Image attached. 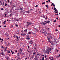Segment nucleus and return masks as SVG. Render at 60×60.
Returning <instances> with one entry per match:
<instances>
[{
	"label": "nucleus",
	"instance_id": "obj_23",
	"mask_svg": "<svg viewBox=\"0 0 60 60\" xmlns=\"http://www.w3.org/2000/svg\"><path fill=\"white\" fill-rule=\"evenodd\" d=\"M58 51H59V50H57V49H56V51L57 52H58Z\"/></svg>",
	"mask_w": 60,
	"mask_h": 60
},
{
	"label": "nucleus",
	"instance_id": "obj_27",
	"mask_svg": "<svg viewBox=\"0 0 60 60\" xmlns=\"http://www.w3.org/2000/svg\"><path fill=\"white\" fill-rule=\"evenodd\" d=\"M16 36L14 35L13 36V37L14 38H15V37H16Z\"/></svg>",
	"mask_w": 60,
	"mask_h": 60
},
{
	"label": "nucleus",
	"instance_id": "obj_3",
	"mask_svg": "<svg viewBox=\"0 0 60 60\" xmlns=\"http://www.w3.org/2000/svg\"><path fill=\"white\" fill-rule=\"evenodd\" d=\"M49 59H51L50 60H54V58L53 57H49Z\"/></svg>",
	"mask_w": 60,
	"mask_h": 60
},
{
	"label": "nucleus",
	"instance_id": "obj_34",
	"mask_svg": "<svg viewBox=\"0 0 60 60\" xmlns=\"http://www.w3.org/2000/svg\"><path fill=\"white\" fill-rule=\"evenodd\" d=\"M1 10H2V11L4 10V9L3 8H1Z\"/></svg>",
	"mask_w": 60,
	"mask_h": 60
},
{
	"label": "nucleus",
	"instance_id": "obj_5",
	"mask_svg": "<svg viewBox=\"0 0 60 60\" xmlns=\"http://www.w3.org/2000/svg\"><path fill=\"white\" fill-rule=\"evenodd\" d=\"M36 52H34L33 53V55H36Z\"/></svg>",
	"mask_w": 60,
	"mask_h": 60
},
{
	"label": "nucleus",
	"instance_id": "obj_59",
	"mask_svg": "<svg viewBox=\"0 0 60 60\" xmlns=\"http://www.w3.org/2000/svg\"><path fill=\"white\" fill-rule=\"evenodd\" d=\"M34 51H36V49H35V50H34Z\"/></svg>",
	"mask_w": 60,
	"mask_h": 60
},
{
	"label": "nucleus",
	"instance_id": "obj_10",
	"mask_svg": "<svg viewBox=\"0 0 60 60\" xmlns=\"http://www.w3.org/2000/svg\"><path fill=\"white\" fill-rule=\"evenodd\" d=\"M50 22L49 21H48L46 22V24H47V23H49Z\"/></svg>",
	"mask_w": 60,
	"mask_h": 60
},
{
	"label": "nucleus",
	"instance_id": "obj_35",
	"mask_svg": "<svg viewBox=\"0 0 60 60\" xmlns=\"http://www.w3.org/2000/svg\"><path fill=\"white\" fill-rule=\"evenodd\" d=\"M14 53V52H12V54H14V53Z\"/></svg>",
	"mask_w": 60,
	"mask_h": 60
},
{
	"label": "nucleus",
	"instance_id": "obj_25",
	"mask_svg": "<svg viewBox=\"0 0 60 60\" xmlns=\"http://www.w3.org/2000/svg\"><path fill=\"white\" fill-rule=\"evenodd\" d=\"M45 58H46V57H47V55H45Z\"/></svg>",
	"mask_w": 60,
	"mask_h": 60
},
{
	"label": "nucleus",
	"instance_id": "obj_19",
	"mask_svg": "<svg viewBox=\"0 0 60 60\" xmlns=\"http://www.w3.org/2000/svg\"><path fill=\"white\" fill-rule=\"evenodd\" d=\"M33 59V58H32V57H30V60H31Z\"/></svg>",
	"mask_w": 60,
	"mask_h": 60
},
{
	"label": "nucleus",
	"instance_id": "obj_40",
	"mask_svg": "<svg viewBox=\"0 0 60 60\" xmlns=\"http://www.w3.org/2000/svg\"><path fill=\"white\" fill-rule=\"evenodd\" d=\"M45 60H48V58H46V59H45Z\"/></svg>",
	"mask_w": 60,
	"mask_h": 60
},
{
	"label": "nucleus",
	"instance_id": "obj_8",
	"mask_svg": "<svg viewBox=\"0 0 60 60\" xmlns=\"http://www.w3.org/2000/svg\"><path fill=\"white\" fill-rule=\"evenodd\" d=\"M19 51L20 52H22V49H20L19 50Z\"/></svg>",
	"mask_w": 60,
	"mask_h": 60
},
{
	"label": "nucleus",
	"instance_id": "obj_63",
	"mask_svg": "<svg viewBox=\"0 0 60 60\" xmlns=\"http://www.w3.org/2000/svg\"><path fill=\"white\" fill-rule=\"evenodd\" d=\"M36 46V44H35V46Z\"/></svg>",
	"mask_w": 60,
	"mask_h": 60
},
{
	"label": "nucleus",
	"instance_id": "obj_1",
	"mask_svg": "<svg viewBox=\"0 0 60 60\" xmlns=\"http://www.w3.org/2000/svg\"><path fill=\"white\" fill-rule=\"evenodd\" d=\"M31 24H32V23L31 22H27V24L26 26V27H28Z\"/></svg>",
	"mask_w": 60,
	"mask_h": 60
},
{
	"label": "nucleus",
	"instance_id": "obj_57",
	"mask_svg": "<svg viewBox=\"0 0 60 60\" xmlns=\"http://www.w3.org/2000/svg\"><path fill=\"white\" fill-rule=\"evenodd\" d=\"M1 40V41H3V39H2Z\"/></svg>",
	"mask_w": 60,
	"mask_h": 60
},
{
	"label": "nucleus",
	"instance_id": "obj_4",
	"mask_svg": "<svg viewBox=\"0 0 60 60\" xmlns=\"http://www.w3.org/2000/svg\"><path fill=\"white\" fill-rule=\"evenodd\" d=\"M29 43V44H33V41L32 40H31L30 41V42Z\"/></svg>",
	"mask_w": 60,
	"mask_h": 60
},
{
	"label": "nucleus",
	"instance_id": "obj_60",
	"mask_svg": "<svg viewBox=\"0 0 60 60\" xmlns=\"http://www.w3.org/2000/svg\"><path fill=\"white\" fill-rule=\"evenodd\" d=\"M28 40H30V38H28Z\"/></svg>",
	"mask_w": 60,
	"mask_h": 60
},
{
	"label": "nucleus",
	"instance_id": "obj_24",
	"mask_svg": "<svg viewBox=\"0 0 60 60\" xmlns=\"http://www.w3.org/2000/svg\"><path fill=\"white\" fill-rule=\"evenodd\" d=\"M1 54L2 55H4V53H3V52H2Z\"/></svg>",
	"mask_w": 60,
	"mask_h": 60
},
{
	"label": "nucleus",
	"instance_id": "obj_54",
	"mask_svg": "<svg viewBox=\"0 0 60 60\" xmlns=\"http://www.w3.org/2000/svg\"><path fill=\"white\" fill-rule=\"evenodd\" d=\"M37 55H39V53H37Z\"/></svg>",
	"mask_w": 60,
	"mask_h": 60
},
{
	"label": "nucleus",
	"instance_id": "obj_53",
	"mask_svg": "<svg viewBox=\"0 0 60 60\" xmlns=\"http://www.w3.org/2000/svg\"><path fill=\"white\" fill-rule=\"evenodd\" d=\"M12 14H10V16H11Z\"/></svg>",
	"mask_w": 60,
	"mask_h": 60
},
{
	"label": "nucleus",
	"instance_id": "obj_58",
	"mask_svg": "<svg viewBox=\"0 0 60 60\" xmlns=\"http://www.w3.org/2000/svg\"><path fill=\"white\" fill-rule=\"evenodd\" d=\"M56 31H57L58 30H56Z\"/></svg>",
	"mask_w": 60,
	"mask_h": 60
},
{
	"label": "nucleus",
	"instance_id": "obj_48",
	"mask_svg": "<svg viewBox=\"0 0 60 60\" xmlns=\"http://www.w3.org/2000/svg\"><path fill=\"white\" fill-rule=\"evenodd\" d=\"M21 35H22H22H23V34H21Z\"/></svg>",
	"mask_w": 60,
	"mask_h": 60
},
{
	"label": "nucleus",
	"instance_id": "obj_56",
	"mask_svg": "<svg viewBox=\"0 0 60 60\" xmlns=\"http://www.w3.org/2000/svg\"><path fill=\"white\" fill-rule=\"evenodd\" d=\"M10 12L11 13V11H10Z\"/></svg>",
	"mask_w": 60,
	"mask_h": 60
},
{
	"label": "nucleus",
	"instance_id": "obj_31",
	"mask_svg": "<svg viewBox=\"0 0 60 60\" xmlns=\"http://www.w3.org/2000/svg\"><path fill=\"white\" fill-rule=\"evenodd\" d=\"M47 34H50L49 33H47Z\"/></svg>",
	"mask_w": 60,
	"mask_h": 60
},
{
	"label": "nucleus",
	"instance_id": "obj_12",
	"mask_svg": "<svg viewBox=\"0 0 60 60\" xmlns=\"http://www.w3.org/2000/svg\"><path fill=\"white\" fill-rule=\"evenodd\" d=\"M52 4L51 5V6H52V5H53V6H55V5L54 4V3H52Z\"/></svg>",
	"mask_w": 60,
	"mask_h": 60
},
{
	"label": "nucleus",
	"instance_id": "obj_17",
	"mask_svg": "<svg viewBox=\"0 0 60 60\" xmlns=\"http://www.w3.org/2000/svg\"><path fill=\"white\" fill-rule=\"evenodd\" d=\"M45 4V2H43L42 3V4Z\"/></svg>",
	"mask_w": 60,
	"mask_h": 60
},
{
	"label": "nucleus",
	"instance_id": "obj_44",
	"mask_svg": "<svg viewBox=\"0 0 60 60\" xmlns=\"http://www.w3.org/2000/svg\"><path fill=\"white\" fill-rule=\"evenodd\" d=\"M15 52H17L18 51L17 50H16L15 51Z\"/></svg>",
	"mask_w": 60,
	"mask_h": 60
},
{
	"label": "nucleus",
	"instance_id": "obj_2",
	"mask_svg": "<svg viewBox=\"0 0 60 60\" xmlns=\"http://www.w3.org/2000/svg\"><path fill=\"white\" fill-rule=\"evenodd\" d=\"M50 50V48H48L46 50V51L45 52V53H48V54L49 53V50Z\"/></svg>",
	"mask_w": 60,
	"mask_h": 60
},
{
	"label": "nucleus",
	"instance_id": "obj_29",
	"mask_svg": "<svg viewBox=\"0 0 60 60\" xmlns=\"http://www.w3.org/2000/svg\"><path fill=\"white\" fill-rule=\"evenodd\" d=\"M49 39V38H48V40L49 41V42H50V39Z\"/></svg>",
	"mask_w": 60,
	"mask_h": 60
},
{
	"label": "nucleus",
	"instance_id": "obj_14",
	"mask_svg": "<svg viewBox=\"0 0 60 60\" xmlns=\"http://www.w3.org/2000/svg\"><path fill=\"white\" fill-rule=\"evenodd\" d=\"M3 4L2 3L1 4V5H2V6H4V2H3Z\"/></svg>",
	"mask_w": 60,
	"mask_h": 60
},
{
	"label": "nucleus",
	"instance_id": "obj_52",
	"mask_svg": "<svg viewBox=\"0 0 60 60\" xmlns=\"http://www.w3.org/2000/svg\"><path fill=\"white\" fill-rule=\"evenodd\" d=\"M54 22H56V20H55L54 21Z\"/></svg>",
	"mask_w": 60,
	"mask_h": 60
},
{
	"label": "nucleus",
	"instance_id": "obj_62",
	"mask_svg": "<svg viewBox=\"0 0 60 60\" xmlns=\"http://www.w3.org/2000/svg\"><path fill=\"white\" fill-rule=\"evenodd\" d=\"M56 19H58V18H56Z\"/></svg>",
	"mask_w": 60,
	"mask_h": 60
},
{
	"label": "nucleus",
	"instance_id": "obj_28",
	"mask_svg": "<svg viewBox=\"0 0 60 60\" xmlns=\"http://www.w3.org/2000/svg\"><path fill=\"white\" fill-rule=\"evenodd\" d=\"M26 35V34H23V36H25Z\"/></svg>",
	"mask_w": 60,
	"mask_h": 60
},
{
	"label": "nucleus",
	"instance_id": "obj_7",
	"mask_svg": "<svg viewBox=\"0 0 60 60\" xmlns=\"http://www.w3.org/2000/svg\"><path fill=\"white\" fill-rule=\"evenodd\" d=\"M20 19H21L20 18H19V19H16V20H16V21H20V20H20Z\"/></svg>",
	"mask_w": 60,
	"mask_h": 60
},
{
	"label": "nucleus",
	"instance_id": "obj_30",
	"mask_svg": "<svg viewBox=\"0 0 60 60\" xmlns=\"http://www.w3.org/2000/svg\"><path fill=\"white\" fill-rule=\"evenodd\" d=\"M15 25L16 26H18V25H17V24H16Z\"/></svg>",
	"mask_w": 60,
	"mask_h": 60
},
{
	"label": "nucleus",
	"instance_id": "obj_36",
	"mask_svg": "<svg viewBox=\"0 0 60 60\" xmlns=\"http://www.w3.org/2000/svg\"><path fill=\"white\" fill-rule=\"evenodd\" d=\"M28 34H31V32H29L28 33Z\"/></svg>",
	"mask_w": 60,
	"mask_h": 60
},
{
	"label": "nucleus",
	"instance_id": "obj_33",
	"mask_svg": "<svg viewBox=\"0 0 60 60\" xmlns=\"http://www.w3.org/2000/svg\"><path fill=\"white\" fill-rule=\"evenodd\" d=\"M28 48H27L28 49H29V48H30V47H29V46H28Z\"/></svg>",
	"mask_w": 60,
	"mask_h": 60
},
{
	"label": "nucleus",
	"instance_id": "obj_49",
	"mask_svg": "<svg viewBox=\"0 0 60 60\" xmlns=\"http://www.w3.org/2000/svg\"><path fill=\"white\" fill-rule=\"evenodd\" d=\"M54 10H56V8H55L54 9Z\"/></svg>",
	"mask_w": 60,
	"mask_h": 60
},
{
	"label": "nucleus",
	"instance_id": "obj_16",
	"mask_svg": "<svg viewBox=\"0 0 60 60\" xmlns=\"http://www.w3.org/2000/svg\"><path fill=\"white\" fill-rule=\"evenodd\" d=\"M34 55H33L32 56V57L33 58L34 57Z\"/></svg>",
	"mask_w": 60,
	"mask_h": 60
},
{
	"label": "nucleus",
	"instance_id": "obj_43",
	"mask_svg": "<svg viewBox=\"0 0 60 60\" xmlns=\"http://www.w3.org/2000/svg\"><path fill=\"white\" fill-rule=\"evenodd\" d=\"M4 27H6V26H5V25L4 26Z\"/></svg>",
	"mask_w": 60,
	"mask_h": 60
},
{
	"label": "nucleus",
	"instance_id": "obj_18",
	"mask_svg": "<svg viewBox=\"0 0 60 60\" xmlns=\"http://www.w3.org/2000/svg\"><path fill=\"white\" fill-rule=\"evenodd\" d=\"M41 59H42L43 60H44V57H42Z\"/></svg>",
	"mask_w": 60,
	"mask_h": 60
},
{
	"label": "nucleus",
	"instance_id": "obj_6",
	"mask_svg": "<svg viewBox=\"0 0 60 60\" xmlns=\"http://www.w3.org/2000/svg\"><path fill=\"white\" fill-rule=\"evenodd\" d=\"M50 42L52 45H54V42L51 41Z\"/></svg>",
	"mask_w": 60,
	"mask_h": 60
},
{
	"label": "nucleus",
	"instance_id": "obj_37",
	"mask_svg": "<svg viewBox=\"0 0 60 60\" xmlns=\"http://www.w3.org/2000/svg\"><path fill=\"white\" fill-rule=\"evenodd\" d=\"M4 47L3 46H2L1 47V48H2V49H3V48H4Z\"/></svg>",
	"mask_w": 60,
	"mask_h": 60
},
{
	"label": "nucleus",
	"instance_id": "obj_42",
	"mask_svg": "<svg viewBox=\"0 0 60 60\" xmlns=\"http://www.w3.org/2000/svg\"><path fill=\"white\" fill-rule=\"evenodd\" d=\"M49 2V1H46V3H48Z\"/></svg>",
	"mask_w": 60,
	"mask_h": 60
},
{
	"label": "nucleus",
	"instance_id": "obj_9",
	"mask_svg": "<svg viewBox=\"0 0 60 60\" xmlns=\"http://www.w3.org/2000/svg\"><path fill=\"white\" fill-rule=\"evenodd\" d=\"M15 36L16 37L15 38H16L17 39H19V37L18 36Z\"/></svg>",
	"mask_w": 60,
	"mask_h": 60
},
{
	"label": "nucleus",
	"instance_id": "obj_15",
	"mask_svg": "<svg viewBox=\"0 0 60 60\" xmlns=\"http://www.w3.org/2000/svg\"><path fill=\"white\" fill-rule=\"evenodd\" d=\"M8 53H10V51H8Z\"/></svg>",
	"mask_w": 60,
	"mask_h": 60
},
{
	"label": "nucleus",
	"instance_id": "obj_11",
	"mask_svg": "<svg viewBox=\"0 0 60 60\" xmlns=\"http://www.w3.org/2000/svg\"><path fill=\"white\" fill-rule=\"evenodd\" d=\"M55 13H58V12L57 11V10H55Z\"/></svg>",
	"mask_w": 60,
	"mask_h": 60
},
{
	"label": "nucleus",
	"instance_id": "obj_21",
	"mask_svg": "<svg viewBox=\"0 0 60 60\" xmlns=\"http://www.w3.org/2000/svg\"><path fill=\"white\" fill-rule=\"evenodd\" d=\"M17 55L18 56H19V53H17Z\"/></svg>",
	"mask_w": 60,
	"mask_h": 60
},
{
	"label": "nucleus",
	"instance_id": "obj_55",
	"mask_svg": "<svg viewBox=\"0 0 60 60\" xmlns=\"http://www.w3.org/2000/svg\"><path fill=\"white\" fill-rule=\"evenodd\" d=\"M13 52V51H12L11 50V52Z\"/></svg>",
	"mask_w": 60,
	"mask_h": 60
},
{
	"label": "nucleus",
	"instance_id": "obj_64",
	"mask_svg": "<svg viewBox=\"0 0 60 60\" xmlns=\"http://www.w3.org/2000/svg\"><path fill=\"white\" fill-rule=\"evenodd\" d=\"M59 27H60V25H59Z\"/></svg>",
	"mask_w": 60,
	"mask_h": 60
},
{
	"label": "nucleus",
	"instance_id": "obj_50",
	"mask_svg": "<svg viewBox=\"0 0 60 60\" xmlns=\"http://www.w3.org/2000/svg\"><path fill=\"white\" fill-rule=\"evenodd\" d=\"M48 1V2H50V0H49Z\"/></svg>",
	"mask_w": 60,
	"mask_h": 60
},
{
	"label": "nucleus",
	"instance_id": "obj_46",
	"mask_svg": "<svg viewBox=\"0 0 60 60\" xmlns=\"http://www.w3.org/2000/svg\"><path fill=\"white\" fill-rule=\"evenodd\" d=\"M45 6H46V7H48V5H46Z\"/></svg>",
	"mask_w": 60,
	"mask_h": 60
},
{
	"label": "nucleus",
	"instance_id": "obj_41",
	"mask_svg": "<svg viewBox=\"0 0 60 60\" xmlns=\"http://www.w3.org/2000/svg\"><path fill=\"white\" fill-rule=\"evenodd\" d=\"M20 10H22V8H20Z\"/></svg>",
	"mask_w": 60,
	"mask_h": 60
},
{
	"label": "nucleus",
	"instance_id": "obj_61",
	"mask_svg": "<svg viewBox=\"0 0 60 60\" xmlns=\"http://www.w3.org/2000/svg\"><path fill=\"white\" fill-rule=\"evenodd\" d=\"M6 49H7V47H6Z\"/></svg>",
	"mask_w": 60,
	"mask_h": 60
},
{
	"label": "nucleus",
	"instance_id": "obj_38",
	"mask_svg": "<svg viewBox=\"0 0 60 60\" xmlns=\"http://www.w3.org/2000/svg\"><path fill=\"white\" fill-rule=\"evenodd\" d=\"M8 2H10V0H8Z\"/></svg>",
	"mask_w": 60,
	"mask_h": 60
},
{
	"label": "nucleus",
	"instance_id": "obj_20",
	"mask_svg": "<svg viewBox=\"0 0 60 60\" xmlns=\"http://www.w3.org/2000/svg\"><path fill=\"white\" fill-rule=\"evenodd\" d=\"M6 59L7 60H8V59H9V57H7L6 58Z\"/></svg>",
	"mask_w": 60,
	"mask_h": 60
},
{
	"label": "nucleus",
	"instance_id": "obj_39",
	"mask_svg": "<svg viewBox=\"0 0 60 60\" xmlns=\"http://www.w3.org/2000/svg\"><path fill=\"white\" fill-rule=\"evenodd\" d=\"M6 22V21H4V22H5H5Z\"/></svg>",
	"mask_w": 60,
	"mask_h": 60
},
{
	"label": "nucleus",
	"instance_id": "obj_51",
	"mask_svg": "<svg viewBox=\"0 0 60 60\" xmlns=\"http://www.w3.org/2000/svg\"><path fill=\"white\" fill-rule=\"evenodd\" d=\"M6 15H7V14H5V16H6Z\"/></svg>",
	"mask_w": 60,
	"mask_h": 60
},
{
	"label": "nucleus",
	"instance_id": "obj_13",
	"mask_svg": "<svg viewBox=\"0 0 60 60\" xmlns=\"http://www.w3.org/2000/svg\"><path fill=\"white\" fill-rule=\"evenodd\" d=\"M46 24V23H45L44 22H43L42 23V24L43 25H45Z\"/></svg>",
	"mask_w": 60,
	"mask_h": 60
},
{
	"label": "nucleus",
	"instance_id": "obj_45",
	"mask_svg": "<svg viewBox=\"0 0 60 60\" xmlns=\"http://www.w3.org/2000/svg\"><path fill=\"white\" fill-rule=\"evenodd\" d=\"M6 45L7 46H8V45H7V44L6 43Z\"/></svg>",
	"mask_w": 60,
	"mask_h": 60
},
{
	"label": "nucleus",
	"instance_id": "obj_47",
	"mask_svg": "<svg viewBox=\"0 0 60 60\" xmlns=\"http://www.w3.org/2000/svg\"><path fill=\"white\" fill-rule=\"evenodd\" d=\"M10 4H12V3H11V2H10Z\"/></svg>",
	"mask_w": 60,
	"mask_h": 60
},
{
	"label": "nucleus",
	"instance_id": "obj_26",
	"mask_svg": "<svg viewBox=\"0 0 60 60\" xmlns=\"http://www.w3.org/2000/svg\"><path fill=\"white\" fill-rule=\"evenodd\" d=\"M5 6H7V4H6V3H5Z\"/></svg>",
	"mask_w": 60,
	"mask_h": 60
},
{
	"label": "nucleus",
	"instance_id": "obj_22",
	"mask_svg": "<svg viewBox=\"0 0 60 60\" xmlns=\"http://www.w3.org/2000/svg\"><path fill=\"white\" fill-rule=\"evenodd\" d=\"M25 32H27V29H26H26L24 30Z\"/></svg>",
	"mask_w": 60,
	"mask_h": 60
},
{
	"label": "nucleus",
	"instance_id": "obj_32",
	"mask_svg": "<svg viewBox=\"0 0 60 60\" xmlns=\"http://www.w3.org/2000/svg\"><path fill=\"white\" fill-rule=\"evenodd\" d=\"M36 7H38V5H37L36 6H35Z\"/></svg>",
	"mask_w": 60,
	"mask_h": 60
}]
</instances>
